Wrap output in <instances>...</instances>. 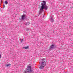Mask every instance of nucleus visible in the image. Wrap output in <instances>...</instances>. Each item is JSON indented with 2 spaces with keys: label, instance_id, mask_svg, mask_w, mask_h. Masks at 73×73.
Returning a JSON list of instances; mask_svg holds the SVG:
<instances>
[{
  "label": "nucleus",
  "instance_id": "nucleus-1",
  "mask_svg": "<svg viewBox=\"0 0 73 73\" xmlns=\"http://www.w3.org/2000/svg\"><path fill=\"white\" fill-rule=\"evenodd\" d=\"M42 2L41 4V6L39 10V15H40V14H41L42 12H44V9L46 11L48 8V6L46 5V2L43 1Z\"/></svg>",
  "mask_w": 73,
  "mask_h": 73
},
{
  "label": "nucleus",
  "instance_id": "nucleus-2",
  "mask_svg": "<svg viewBox=\"0 0 73 73\" xmlns=\"http://www.w3.org/2000/svg\"><path fill=\"white\" fill-rule=\"evenodd\" d=\"M40 63H41V65L39 67V69H43L44 68L45 66L46 65V62H45V59H42L40 60Z\"/></svg>",
  "mask_w": 73,
  "mask_h": 73
},
{
  "label": "nucleus",
  "instance_id": "nucleus-3",
  "mask_svg": "<svg viewBox=\"0 0 73 73\" xmlns=\"http://www.w3.org/2000/svg\"><path fill=\"white\" fill-rule=\"evenodd\" d=\"M26 69L27 71H25L23 73H33V71L32 70V68L31 66H28Z\"/></svg>",
  "mask_w": 73,
  "mask_h": 73
},
{
  "label": "nucleus",
  "instance_id": "nucleus-4",
  "mask_svg": "<svg viewBox=\"0 0 73 73\" xmlns=\"http://www.w3.org/2000/svg\"><path fill=\"white\" fill-rule=\"evenodd\" d=\"M54 48V45H51V46H50V48L49 49L50 50H52V49H53Z\"/></svg>",
  "mask_w": 73,
  "mask_h": 73
},
{
  "label": "nucleus",
  "instance_id": "nucleus-5",
  "mask_svg": "<svg viewBox=\"0 0 73 73\" xmlns=\"http://www.w3.org/2000/svg\"><path fill=\"white\" fill-rule=\"evenodd\" d=\"M51 20H50V21H51V23H53V22L54 21V20H53V18H52V17H51L50 18Z\"/></svg>",
  "mask_w": 73,
  "mask_h": 73
},
{
  "label": "nucleus",
  "instance_id": "nucleus-6",
  "mask_svg": "<svg viewBox=\"0 0 73 73\" xmlns=\"http://www.w3.org/2000/svg\"><path fill=\"white\" fill-rule=\"evenodd\" d=\"M29 24H30L29 22H27L25 23V25H29Z\"/></svg>",
  "mask_w": 73,
  "mask_h": 73
},
{
  "label": "nucleus",
  "instance_id": "nucleus-7",
  "mask_svg": "<svg viewBox=\"0 0 73 73\" xmlns=\"http://www.w3.org/2000/svg\"><path fill=\"white\" fill-rule=\"evenodd\" d=\"M25 17V15H24L22 16V20H24V18Z\"/></svg>",
  "mask_w": 73,
  "mask_h": 73
},
{
  "label": "nucleus",
  "instance_id": "nucleus-8",
  "mask_svg": "<svg viewBox=\"0 0 73 73\" xmlns=\"http://www.w3.org/2000/svg\"><path fill=\"white\" fill-rule=\"evenodd\" d=\"M20 41H21V43L23 42L24 41V40H23V39H20Z\"/></svg>",
  "mask_w": 73,
  "mask_h": 73
},
{
  "label": "nucleus",
  "instance_id": "nucleus-9",
  "mask_svg": "<svg viewBox=\"0 0 73 73\" xmlns=\"http://www.w3.org/2000/svg\"><path fill=\"white\" fill-rule=\"evenodd\" d=\"M10 65H11V64L9 63L6 65V66H7V67H8V66H10Z\"/></svg>",
  "mask_w": 73,
  "mask_h": 73
},
{
  "label": "nucleus",
  "instance_id": "nucleus-10",
  "mask_svg": "<svg viewBox=\"0 0 73 73\" xmlns=\"http://www.w3.org/2000/svg\"><path fill=\"white\" fill-rule=\"evenodd\" d=\"M24 49H28V47L27 46L26 47H23Z\"/></svg>",
  "mask_w": 73,
  "mask_h": 73
},
{
  "label": "nucleus",
  "instance_id": "nucleus-11",
  "mask_svg": "<svg viewBox=\"0 0 73 73\" xmlns=\"http://www.w3.org/2000/svg\"><path fill=\"white\" fill-rule=\"evenodd\" d=\"M5 4H8V1H5Z\"/></svg>",
  "mask_w": 73,
  "mask_h": 73
},
{
  "label": "nucleus",
  "instance_id": "nucleus-12",
  "mask_svg": "<svg viewBox=\"0 0 73 73\" xmlns=\"http://www.w3.org/2000/svg\"><path fill=\"white\" fill-rule=\"evenodd\" d=\"M5 5H3V8H5Z\"/></svg>",
  "mask_w": 73,
  "mask_h": 73
},
{
  "label": "nucleus",
  "instance_id": "nucleus-13",
  "mask_svg": "<svg viewBox=\"0 0 73 73\" xmlns=\"http://www.w3.org/2000/svg\"><path fill=\"white\" fill-rule=\"evenodd\" d=\"M1 55H0V58H1Z\"/></svg>",
  "mask_w": 73,
  "mask_h": 73
},
{
  "label": "nucleus",
  "instance_id": "nucleus-14",
  "mask_svg": "<svg viewBox=\"0 0 73 73\" xmlns=\"http://www.w3.org/2000/svg\"><path fill=\"white\" fill-rule=\"evenodd\" d=\"M28 30H29V29H27V31H28Z\"/></svg>",
  "mask_w": 73,
  "mask_h": 73
},
{
  "label": "nucleus",
  "instance_id": "nucleus-15",
  "mask_svg": "<svg viewBox=\"0 0 73 73\" xmlns=\"http://www.w3.org/2000/svg\"><path fill=\"white\" fill-rule=\"evenodd\" d=\"M45 15V13H44V15Z\"/></svg>",
  "mask_w": 73,
  "mask_h": 73
},
{
  "label": "nucleus",
  "instance_id": "nucleus-16",
  "mask_svg": "<svg viewBox=\"0 0 73 73\" xmlns=\"http://www.w3.org/2000/svg\"><path fill=\"white\" fill-rule=\"evenodd\" d=\"M43 17H44V16H43Z\"/></svg>",
  "mask_w": 73,
  "mask_h": 73
}]
</instances>
